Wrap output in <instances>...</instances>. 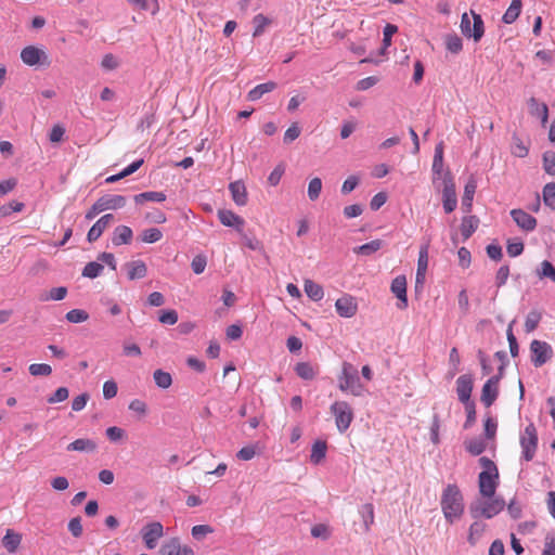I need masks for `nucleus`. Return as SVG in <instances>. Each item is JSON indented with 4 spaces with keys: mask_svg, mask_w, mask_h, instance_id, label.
<instances>
[{
    "mask_svg": "<svg viewBox=\"0 0 555 555\" xmlns=\"http://www.w3.org/2000/svg\"><path fill=\"white\" fill-rule=\"evenodd\" d=\"M275 88H276V83L274 81H268L264 83H260V85L256 86L255 88H253L248 92L247 99L249 101H258L259 99L262 98L263 94L273 91Z\"/></svg>",
    "mask_w": 555,
    "mask_h": 555,
    "instance_id": "28",
    "label": "nucleus"
},
{
    "mask_svg": "<svg viewBox=\"0 0 555 555\" xmlns=\"http://www.w3.org/2000/svg\"><path fill=\"white\" fill-rule=\"evenodd\" d=\"M442 514L449 524L460 520L464 514V498L456 485H448L440 500Z\"/></svg>",
    "mask_w": 555,
    "mask_h": 555,
    "instance_id": "1",
    "label": "nucleus"
},
{
    "mask_svg": "<svg viewBox=\"0 0 555 555\" xmlns=\"http://www.w3.org/2000/svg\"><path fill=\"white\" fill-rule=\"evenodd\" d=\"M331 413L335 417V424L339 433H345L353 421L352 408L346 401H335L331 408Z\"/></svg>",
    "mask_w": 555,
    "mask_h": 555,
    "instance_id": "5",
    "label": "nucleus"
},
{
    "mask_svg": "<svg viewBox=\"0 0 555 555\" xmlns=\"http://www.w3.org/2000/svg\"><path fill=\"white\" fill-rule=\"evenodd\" d=\"M535 274L539 279H548L555 282V267L548 260H543L537 269Z\"/></svg>",
    "mask_w": 555,
    "mask_h": 555,
    "instance_id": "36",
    "label": "nucleus"
},
{
    "mask_svg": "<svg viewBox=\"0 0 555 555\" xmlns=\"http://www.w3.org/2000/svg\"><path fill=\"white\" fill-rule=\"evenodd\" d=\"M114 219L115 218L112 214L102 216L89 230L87 234L88 241L90 243L95 242L107 229V227L114 221Z\"/></svg>",
    "mask_w": 555,
    "mask_h": 555,
    "instance_id": "17",
    "label": "nucleus"
},
{
    "mask_svg": "<svg viewBox=\"0 0 555 555\" xmlns=\"http://www.w3.org/2000/svg\"><path fill=\"white\" fill-rule=\"evenodd\" d=\"M21 535L18 533H15L13 530H8L4 538H3V546L8 550L10 553H14L20 543H21Z\"/></svg>",
    "mask_w": 555,
    "mask_h": 555,
    "instance_id": "38",
    "label": "nucleus"
},
{
    "mask_svg": "<svg viewBox=\"0 0 555 555\" xmlns=\"http://www.w3.org/2000/svg\"><path fill=\"white\" fill-rule=\"evenodd\" d=\"M68 389L66 387L57 388L54 393L48 398V402L53 404L57 402H63L68 398Z\"/></svg>",
    "mask_w": 555,
    "mask_h": 555,
    "instance_id": "58",
    "label": "nucleus"
},
{
    "mask_svg": "<svg viewBox=\"0 0 555 555\" xmlns=\"http://www.w3.org/2000/svg\"><path fill=\"white\" fill-rule=\"evenodd\" d=\"M140 238L143 243L153 244L163 238V232L157 228L145 229L141 232Z\"/></svg>",
    "mask_w": 555,
    "mask_h": 555,
    "instance_id": "44",
    "label": "nucleus"
},
{
    "mask_svg": "<svg viewBox=\"0 0 555 555\" xmlns=\"http://www.w3.org/2000/svg\"><path fill=\"white\" fill-rule=\"evenodd\" d=\"M68 530L75 538H79L82 534V525L80 517H74L68 522Z\"/></svg>",
    "mask_w": 555,
    "mask_h": 555,
    "instance_id": "60",
    "label": "nucleus"
},
{
    "mask_svg": "<svg viewBox=\"0 0 555 555\" xmlns=\"http://www.w3.org/2000/svg\"><path fill=\"white\" fill-rule=\"evenodd\" d=\"M220 222L225 227H232L241 231L244 227V219L232 210L222 209L218 211Z\"/></svg>",
    "mask_w": 555,
    "mask_h": 555,
    "instance_id": "20",
    "label": "nucleus"
},
{
    "mask_svg": "<svg viewBox=\"0 0 555 555\" xmlns=\"http://www.w3.org/2000/svg\"><path fill=\"white\" fill-rule=\"evenodd\" d=\"M132 236L133 232L129 227L118 225L114 230L112 242L116 246L129 244L132 240Z\"/></svg>",
    "mask_w": 555,
    "mask_h": 555,
    "instance_id": "23",
    "label": "nucleus"
},
{
    "mask_svg": "<svg viewBox=\"0 0 555 555\" xmlns=\"http://www.w3.org/2000/svg\"><path fill=\"white\" fill-rule=\"evenodd\" d=\"M102 271H103V266L101 263L92 261V262H89L86 264V267L83 268V271H82V275L90 278V279H94V278L99 276Z\"/></svg>",
    "mask_w": 555,
    "mask_h": 555,
    "instance_id": "52",
    "label": "nucleus"
},
{
    "mask_svg": "<svg viewBox=\"0 0 555 555\" xmlns=\"http://www.w3.org/2000/svg\"><path fill=\"white\" fill-rule=\"evenodd\" d=\"M503 366L499 369V374L489 378L481 390V402L487 406H491L499 395V383L502 377Z\"/></svg>",
    "mask_w": 555,
    "mask_h": 555,
    "instance_id": "11",
    "label": "nucleus"
},
{
    "mask_svg": "<svg viewBox=\"0 0 555 555\" xmlns=\"http://www.w3.org/2000/svg\"><path fill=\"white\" fill-rule=\"evenodd\" d=\"M476 182L475 180H469L465 188H464V194H463V197H462V206L464 208L465 211L469 212L472 210V206H473V198H474V194L476 192Z\"/></svg>",
    "mask_w": 555,
    "mask_h": 555,
    "instance_id": "31",
    "label": "nucleus"
},
{
    "mask_svg": "<svg viewBox=\"0 0 555 555\" xmlns=\"http://www.w3.org/2000/svg\"><path fill=\"white\" fill-rule=\"evenodd\" d=\"M89 314L81 309H73L66 313V320L70 323H81L87 321Z\"/></svg>",
    "mask_w": 555,
    "mask_h": 555,
    "instance_id": "51",
    "label": "nucleus"
},
{
    "mask_svg": "<svg viewBox=\"0 0 555 555\" xmlns=\"http://www.w3.org/2000/svg\"><path fill=\"white\" fill-rule=\"evenodd\" d=\"M153 378H154L155 384L162 389H167L172 384V377H171L170 373L165 372L163 370H156L153 373Z\"/></svg>",
    "mask_w": 555,
    "mask_h": 555,
    "instance_id": "43",
    "label": "nucleus"
},
{
    "mask_svg": "<svg viewBox=\"0 0 555 555\" xmlns=\"http://www.w3.org/2000/svg\"><path fill=\"white\" fill-rule=\"evenodd\" d=\"M338 382V387L344 392H350L353 396H361L363 392V386L358 376V371L351 363H343Z\"/></svg>",
    "mask_w": 555,
    "mask_h": 555,
    "instance_id": "3",
    "label": "nucleus"
},
{
    "mask_svg": "<svg viewBox=\"0 0 555 555\" xmlns=\"http://www.w3.org/2000/svg\"><path fill=\"white\" fill-rule=\"evenodd\" d=\"M166 199V194L164 192L150 191L138 194L134 196V202L137 204H143L146 201L151 202H164Z\"/></svg>",
    "mask_w": 555,
    "mask_h": 555,
    "instance_id": "41",
    "label": "nucleus"
},
{
    "mask_svg": "<svg viewBox=\"0 0 555 555\" xmlns=\"http://www.w3.org/2000/svg\"><path fill=\"white\" fill-rule=\"evenodd\" d=\"M327 444L323 440H317L311 448L310 461L320 464L326 456Z\"/></svg>",
    "mask_w": 555,
    "mask_h": 555,
    "instance_id": "30",
    "label": "nucleus"
},
{
    "mask_svg": "<svg viewBox=\"0 0 555 555\" xmlns=\"http://www.w3.org/2000/svg\"><path fill=\"white\" fill-rule=\"evenodd\" d=\"M446 46L447 49L452 53H459L463 48L462 40L456 35L448 36L446 40Z\"/></svg>",
    "mask_w": 555,
    "mask_h": 555,
    "instance_id": "54",
    "label": "nucleus"
},
{
    "mask_svg": "<svg viewBox=\"0 0 555 555\" xmlns=\"http://www.w3.org/2000/svg\"><path fill=\"white\" fill-rule=\"evenodd\" d=\"M528 103L531 115L540 117L542 125L545 126V124L548 120V108L546 104L539 103L538 100L534 98H530Z\"/></svg>",
    "mask_w": 555,
    "mask_h": 555,
    "instance_id": "25",
    "label": "nucleus"
},
{
    "mask_svg": "<svg viewBox=\"0 0 555 555\" xmlns=\"http://www.w3.org/2000/svg\"><path fill=\"white\" fill-rule=\"evenodd\" d=\"M543 202L551 209H555V182H551L544 185Z\"/></svg>",
    "mask_w": 555,
    "mask_h": 555,
    "instance_id": "45",
    "label": "nucleus"
},
{
    "mask_svg": "<svg viewBox=\"0 0 555 555\" xmlns=\"http://www.w3.org/2000/svg\"><path fill=\"white\" fill-rule=\"evenodd\" d=\"M229 190L232 195V199L238 206H245L247 204V191L246 186L242 181L231 182Z\"/></svg>",
    "mask_w": 555,
    "mask_h": 555,
    "instance_id": "21",
    "label": "nucleus"
},
{
    "mask_svg": "<svg viewBox=\"0 0 555 555\" xmlns=\"http://www.w3.org/2000/svg\"><path fill=\"white\" fill-rule=\"evenodd\" d=\"M531 362L535 367L545 364L553 357V349L546 341L534 339L530 344Z\"/></svg>",
    "mask_w": 555,
    "mask_h": 555,
    "instance_id": "9",
    "label": "nucleus"
},
{
    "mask_svg": "<svg viewBox=\"0 0 555 555\" xmlns=\"http://www.w3.org/2000/svg\"><path fill=\"white\" fill-rule=\"evenodd\" d=\"M257 454L255 446H246L243 447L236 454V456L242 461H249L255 457Z\"/></svg>",
    "mask_w": 555,
    "mask_h": 555,
    "instance_id": "63",
    "label": "nucleus"
},
{
    "mask_svg": "<svg viewBox=\"0 0 555 555\" xmlns=\"http://www.w3.org/2000/svg\"><path fill=\"white\" fill-rule=\"evenodd\" d=\"M322 191V181L320 178L315 177L310 180L308 184V197L310 201H317Z\"/></svg>",
    "mask_w": 555,
    "mask_h": 555,
    "instance_id": "48",
    "label": "nucleus"
},
{
    "mask_svg": "<svg viewBox=\"0 0 555 555\" xmlns=\"http://www.w3.org/2000/svg\"><path fill=\"white\" fill-rule=\"evenodd\" d=\"M520 447L522 452V457L529 462L531 461L538 449V433L534 424H528L524 433L520 436Z\"/></svg>",
    "mask_w": 555,
    "mask_h": 555,
    "instance_id": "6",
    "label": "nucleus"
},
{
    "mask_svg": "<svg viewBox=\"0 0 555 555\" xmlns=\"http://www.w3.org/2000/svg\"><path fill=\"white\" fill-rule=\"evenodd\" d=\"M335 308L341 318H352L358 311V304L354 297L346 294L336 300Z\"/></svg>",
    "mask_w": 555,
    "mask_h": 555,
    "instance_id": "14",
    "label": "nucleus"
},
{
    "mask_svg": "<svg viewBox=\"0 0 555 555\" xmlns=\"http://www.w3.org/2000/svg\"><path fill=\"white\" fill-rule=\"evenodd\" d=\"M285 168L283 165H278L269 175L268 182L270 185L275 186L280 183L282 176L284 175Z\"/></svg>",
    "mask_w": 555,
    "mask_h": 555,
    "instance_id": "57",
    "label": "nucleus"
},
{
    "mask_svg": "<svg viewBox=\"0 0 555 555\" xmlns=\"http://www.w3.org/2000/svg\"><path fill=\"white\" fill-rule=\"evenodd\" d=\"M178 321V313L175 310H164L159 315V322L173 325Z\"/></svg>",
    "mask_w": 555,
    "mask_h": 555,
    "instance_id": "59",
    "label": "nucleus"
},
{
    "mask_svg": "<svg viewBox=\"0 0 555 555\" xmlns=\"http://www.w3.org/2000/svg\"><path fill=\"white\" fill-rule=\"evenodd\" d=\"M473 22L467 13H464L461 18V30L467 38H473L475 41H479L483 36V21L479 14L472 11Z\"/></svg>",
    "mask_w": 555,
    "mask_h": 555,
    "instance_id": "7",
    "label": "nucleus"
},
{
    "mask_svg": "<svg viewBox=\"0 0 555 555\" xmlns=\"http://www.w3.org/2000/svg\"><path fill=\"white\" fill-rule=\"evenodd\" d=\"M541 318H542V315L539 311H535V310L530 311L526 317L525 331L527 333L533 332L538 327V325L541 321Z\"/></svg>",
    "mask_w": 555,
    "mask_h": 555,
    "instance_id": "46",
    "label": "nucleus"
},
{
    "mask_svg": "<svg viewBox=\"0 0 555 555\" xmlns=\"http://www.w3.org/2000/svg\"><path fill=\"white\" fill-rule=\"evenodd\" d=\"M66 449L68 451L94 452L96 450V443L91 439L81 438L70 442Z\"/></svg>",
    "mask_w": 555,
    "mask_h": 555,
    "instance_id": "29",
    "label": "nucleus"
},
{
    "mask_svg": "<svg viewBox=\"0 0 555 555\" xmlns=\"http://www.w3.org/2000/svg\"><path fill=\"white\" fill-rule=\"evenodd\" d=\"M98 204L103 211L105 210H117L126 205V197L122 195H104L98 201Z\"/></svg>",
    "mask_w": 555,
    "mask_h": 555,
    "instance_id": "19",
    "label": "nucleus"
},
{
    "mask_svg": "<svg viewBox=\"0 0 555 555\" xmlns=\"http://www.w3.org/2000/svg\"><path fill=\"white\" fill-rule=\"evenodd\" d=\"M521 12V0H512V3L505 11L502 20L505 24L514 23Z\"/></svg>",
    "mask_w": 555,
    "mask_h": 555,
    "instance_id": "35",
    "label": "nucleus"
},
{
    "mask_svg": "<svg viewBox=\"0 0 555 555\" xmlns=\"http://www.w3.org/2000/svg\"><path fill=\"white\" fill-rule=\"evenodd\" d=\"M515 321H513L509 325H508V328L506 331V336H507V340H508V345H509V351H511V354L512 357H517L518 356V343H517V339L513 333V324H514Z\"/></svg>",
    "mask_w": 555,
    "mask_h": 555,
    "instance_id": "53",
    "label": "nucleus"
},
{
    "mask_svg": "<svg viewBox=\"0 0 555 555\" xmlns=\"http://www.w3.org/2000/svg\"><path fill=\"white\" fill-rule=\"evenodd\" d=\"M428 268V245H424L420 249L418 259H417V272L416 279L420 281L425 278L426 271Z\"/></svg>",
    "mask_w": 555,
    "mask_h": 555,
    "instance_id": "32",
    "label": "nucleus"
},
{
    "mask_svg": "<svg viewBox=\"0 0 555 555\" xmlns=\"http://www.w3.org/2000/svg\"><path fill=\"white\" fill-rule=\"evenodd\" d=\"M253 24L255 26L253 36L258 37L264 33L269 25L272 24V20L260 13L254 16Z\"/></svg>",
    "mask_w": 555,
    "mask_h": 555,
    "instance_id": "40",
    "label": "nucleus"
},
{
    "mask_svg": "<svg viewBox=\"0 0 555 555\" xmlns=\"http://www.w3.org/2000/svg\"><path fill=\"white\" fill-rule=\"evenodd\" d=\"M106 436L111 441H118L125 438L126 433L120 427L112 426L106 429Z\"/></svg>",
    "mask_w": 555,
    "mask_h": 555,
    "instance_id": "62",
    "label": "nucleus"
},
{
    "mask_svg": "<svg viewBox=\"0 0 555 555\" xmlns=\"http://www.w3.org/2000/svg\"><path fill=\"white\" fill-rule=\"evenodd\" d=\"M390 289L399 300L397 307L401 310L405 309L408 307L406 278L404 275L396 276L391 282Z\"/></svg>",
    "mask_w": 555,
    "mask_h": 555,
    "instance_id": "15",
    "label": "nucleus"
},
{
    "mask_svg": "<svg viewBox=\"0 0 555 555\" xmlns=\"http://www.w3.org/2000/svg\"><path fill=\"white\" fill-rule=\"evenodd\" d=\"M361 514L363 518L364 531L369 532L372 525L374 524V506L371 503H366L361 507Z\"/></svg>",
    "mask_w": 555,
    "mask_h": 555,
    "instance_id": "42",
    "label": "nucleus"
},
{
    "mask_svg": "<svg viewBox=\"0 0 555 555\" xmlns=\"http://www.w3.org/2000/svg\"><path fill=\"white\" fill-rule=\"evenodd\" d=\"M214 529L209 525H196L192 528V537L196 540L203 539L205 535L212 533Z\"/></svg>",
    "mask_w": 555,
    "mask_h": 555,
    "instance_id": "55",
    "label": "nucleus"
},
{
    "mask_svg": "<svg viewBox=\"0 0 555 555\" xmlns=\"http://www.w3.org/2000/svg\"><path fill=\"white\" fill-rule=\"evenodd\" d=\"M473 391V378L469 375H461L456 379V392L459 399L463 403L470 402V396Z\"/></svg>",
    "mask_w": 555,
    "mask_h": 555,
    "instance_id": "18",
    "label": "nucleus"
},
{
    "mask_svg": "<svg viewBox=\"0 0 555 555\" xmlns=\"http://www.w3.org/2000/svg\"><path fill=\"white\" fill-rule=\"evenodd\" d=\"M504 506V500L493 495L492 498H486L483 501H478L476 505L470 506V513L475 518L483 516L490 519L501 513Z\"/></svg>",
    "mask_w": 555,
    "mask_h": 555,
    "instance_id": "4",
    "label": "nucleus"
},
{
    "mask_svg": "<svg viewBox=\"0 0 555 555\" xmlns=\"http://www.w3.org/2000/svg\"><path fill=\"white\" fill-rule=\"evenodd\" d=\"M486 529H487V525L483 521H481V520L474 521L468 529V535H467L468 543L472 546H475L478 543V541L480 540V538L483 535V533L486 532Z\"/></svg>",
    "mask_w": 555,
    "mask_h": 555,
    "instance_id": "24",
    "label": "nucleus"
},
{
    "mask_svg": "<svg viewBox=\"0 0 555 555\" xmlns=\"http://www.w3.org/2000/svg\"><path fill=\"white\" fill-rule=\"evenodd\" d=\"M511 216L516 224L525 231H533L537 227V219L522 209H513Z\"/></svg>",
    "mask_w": 555,
    "mask_h": 555,
    "instance_id": "16",
    "label": "nucleus"
},
{
    "mask_svg": "<svg viewBox=\"0 0 555 555\" xmlns=\"http://www.w3.org/2000/svg\"><path fill=\"white\" fill-rule=\"evenodd\" d=\"M304 288L307 296L313 301H320L324 297L323 287L312 280H305Z\"/></svg>",
    "mask_w": 555,
    "mask_h": 555,
    "instance_id": "26",
    "label": "nucleus"
},
{
    "mask_svg": "<svg viewBox=\"0 0 555 555\" xmlns=\"http://www.w3.org/2000/svg\"><path fill=\"white\" fill-rule=\"evenodd\" d=\"M464 446H465V449L472 455H479L487 448V443H486V441L482 438H473V439L466 440L464 442Z\"/></svg>",
    "mask_w": 555,
    "mask_h": 555,
    "instance_id": "37",
    "label": "nucleus"
},
{
    "mask_svg": "<svg viewBox=\"0 0 555 555\" xmlns=\"http://www.w3.org/2000/svg\"><path fill=\"white\" fill-rule=\"evenodd\" d=\"M478 224L479 219L476 216H466L462 219L461 234L465 241L473 235L477 230Z\"/></svg>",
    "mask_w": 555,
    "mask_h": 555,
    "instance_id": "27",
    "label": "nucleus"
},
{
    "mask_svg": "<svg viewBox=\"0 0 555 555\" xmlns=\"http://www.w3.org/2000/svg\"><path fill=\"white\" fill-rule=\"evenodd\" d=\"M479 464L483 468L478 476L479 493L483 498H492L499 485L498 467L493 461L486 456L479 459Z\"/></svg>",
    "mask_w": 555,
    "mask_h": 555,
    "instance_id": "2",
    "label": "nucleus"
},
{
    "mask_svg": "<svg viewBox=\"0 0 555 555\" xmlns=\"http://www.w3.org/2000/svg\"><path fill=\"white\" fill-rule=\"evenodd\" d=\"M129 280L143 279L147 273L146 264L142 260L130 261L126 264Z\"/></svg>",
    "mask_w": 555,
    "mask_h": 555,
    "instance_id": "22",
    "label": "nucleus"
},
{
    "mask_svg": "<svg viewBox=\"0 0 555 555\" xmlns=\"http://www.w3.org/2000/svg\"><path fill=\"white\" fill-rule=\"evenodd\" d=\"M508 276H509L508 266L500 267L495 274V285L498 287L503 286L506 283Z\"/></svg>",
    "mask_w": 555,
    "mask_h": 555,
    "instance_id": "61",
    "label": "nucleus"
},
{
    "mask_svg": "<svg viewBox=\"0 0 555 555\" xmlns=\"http://www.w3.org/2000/svg\"><path fill=\"white\" fill-rule=\"evenodd\" d=\"M443 190H442V203L443 209L447 214L452 212L457 205V197L455 191V183L450 171L443 173L442 179Z\"/></svg>",
    "mask_w": 555,
    "mask_h": 555,
    "instance_id": "8",
    "label": "nucleus"
},
{
    "mask_svg": "<svg viewBox=\"0 0 555 555\" xmlns=\"http://www.w3.org/2000/svg\"><path fill=\"white\" fill-rule=\"evenodd\" d=\"M542 555H555V537L547 534L544 541V550Z\"/></svg>",
    "mask_w": 555,
    "mask_h": 555,
    "instance_id": "64",
    "label": "nucleus"
},
{
    "mask_svg": "<svg viewBox=\"0 0 555 555\" xmlns=\"http://www.w3.org/2000/svg\"><path fill=\"white\" fill-rule=\"evenodd\" d=\"M295 372L300 378L311 380L317 376L318 369L309 362H299L295 366Z\"/></svg>",
    "mask_w": 555,
    "mask_h": 555,
    "instance_id": "34",
    "label": "nucleus"
},
{
    "mask_svg": "<svg viewBox=\"0 0 555 555\" xmlns=\"http://www.w3.org/2000/svg\"><path fill=\"white\" fill-rule=\"evenodd\" d=\"M21 59L28 66L50 65V60L44 50L36 46H27L21 51Z\"/></svg>",
    "mask_w": 555,
    "mask_h": 555,
    "instance_id": "10",
    "label": "nucleus"
},
{
    "mask_svg": "<svg viewBox=\"0 0 555 555\" xmlns=\"http://www.w3.org/2000/svg\"><path fill=\"white\" fill-rule=\"evenodd\" d=\"M207 264L206 257L203 255H197L193 258L191 262L192 270L195 274H201L204 272Z\"/></svg>",
    "mask_w": 555,
    "mask_h": 555,
    "instance_id": "56",
    "label": "nucleus"
},
{
    "mask_svg": "<svg viewBox=\"0 0 555 555\" xmlns=\"http://www.w3.org/2000/svg\"><path fill=\"white\" fill-rule=\"evenodd\" d=\"M158 553L159 555H194L192 547L182 544L179 538H170L165 541Z\"/></svg>",
    "mask_w": 555,
    "mask_h": 555,
    "instance_id": "13",
    "label": "nucleus"
},
{
    "mask_svg": "<svg viewBox=\"0 0 555 555\" xmlns=\"http://www.w3.org/2000/svg\"><path fill=\"white\" fill-rule=\"evenodd\" d=\"M383 246L382 240H374L369 243H365L361 246H358L353 249L356 254L363 255V256H370L377 250H379Z\"/></svg>",
    "mask_w": 555,
    "mask_h": 555,
    "instance_id": "39",
    "label": "nucleus"
},
{
    "mask_svg": "<svg viewBox=\"0 0 555 555\" xmlns=\"http://www.w3.org/2000/svg\"><path fill=\"white\" fill-rule=\"evenodd\" d=\"M141 535L145 546L149 550H153L156 547L158 540L164 535V527L159 521L149 522L142 528Z\"/></svg>",
    "mask_w": 555,
    "mask_h": 555,
    "instance_id": "12",
    "label": "nucleus"
},
{
    "mask_svg": "<svg viewBox=\"0 0 555 555\" xmlns=\"http://www.w3.org/2000/svg\"><path fill=\"white\" fill-rule=\"evenodd\" d=\"M28 370L33 376H49L52 373V367L46 363L30 364Z\"/></svg>",
    "mask_w": 555,
    "mask_h": 555,
    "instance_id": "50",
    "label": "nucleus"
},
{
    "mask_svg": "<svg viewBox=\"0 0 555 555\" xmlns=\"http://www.w3.org/2000/svg\"><path fill=\"white\" fill-rule=\"evenodd\" d=\"M529 149L518 137H513L512 154L516 157L524 158L528 155Z\"/></svg>",
    "mask_w": 555,
    "mask_h": 555,
    "instance_id": "47",
    "label": "nucleus"
},
{
    "mask_svg": "<svg viewBox=\"0 0 555 555\" xmlns=\"http://www.w3.org/2000/svg\"><path fill=\"white\" fill-rule=\"evenodd\" d=\"M433 172L435 178L438 177L443 179V173L447 171L443 170V149L442 144L436 146L435 156L433 162Z\"/></svg>",
    "mask_w": 555,
    "mask_h": 555,
    "instance_id": "33",
    "label": "nucleus"
},
{
    "mask_svg": "<svg viewBox=\"0 0 555 555\" xmlns=\"http://www.w3.org/2000/svg\"><path fill=\"white\" fill-rule=\"evenodd\" d=\"M543 169L550 175H555V152L547 151L543 154Z\"/></svg>",
    "mask_w": 555,
    "mask_h": 555,
    "instance_id": "49",
    "label": "nucleus"
}]
</instances>
